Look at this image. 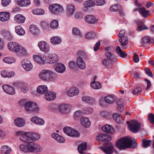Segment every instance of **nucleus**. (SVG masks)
I'll list each match as a JSON object with an SVG mask.
<instances>
[{"mask_svg": "<svg viewBox=\"0 0 154 154\" xmlns=\"http://www.w3.org/2000/svg\"><path fill=\"white\" fill-rule=\"evenodd\" d=\"M26 136L28 141L27 143L28 152H36L41 151L42 150L41 147L38 144L34 143L39 139L38 134H28Z\"/></svg>", "mask_w": 154, "mask_h": 154, "instance_id": "1", "label": "nucleus"}, {"mask_svg": "<svg viewBox=\"0 0 154 154\" xmlns=\"http://www.w3.org/2000/svg\"><path fill=\"white\" fill-rule=\"evenodd\" d=\"M116 146L119 150H122L128 148H135L137 144L135 139L131 137H124L118 140Z\"/></svg>", "mask_w": 154, "mask_h": 154, "instance_id": "2", "label": "nucleus"}, {"mask_svg": "<svg viewBox=\"0 0 154 154\" xmlns=\"http://www.w3.org/2000/svg\"><path fill=\"white\" fill-rule=\"evenodd\" d=\"M57 75L51 70L44 69L40 73L39 76L42 80L46 82L52 81L56 80Z\"/></svg>", "mask_w": 154, "mask_h": 154, "instance_id": "3", "label": "nucleus"}, {"mask_svg": "<svg viewBox=\"0 0 154 154\" xmlns=\"http://www.w3.org/2000/svg\"><path fill=\"white\" fill-rule=\"evenodd\" d=\"M26 111L29 113L36 112L40 110V108L36 103L32 101H27L24 104Z\"/></svg>", "mask_w": 154, "mask_h": 154, "instance_id": "4", "label": "nucleus"}, {"mask_svg": "<svg viewBox=\"0 0 154 154\" xmlns=\"http://www.w3.org/2000/svg\"><path fill=\"white\" fill-rule=\"evenodd\" d=\"M45 59L46 63H54L58 61L59 57L56 53L51 52L46 55Z\"/></svg>", "mask_w": 154, "mask_h": 154, "instance_id": "5", "label": "nucleus"}, {"mask_svg": "<svg viewBox=\"0 0 154 154\" xmlns=\"http://www.w3.org/2000/svg\"><path fill=\"white\" fill-rule=\"evenodd\" d=\"M63 131L65 134L69 137H77L80 136V134L78 131L70 127H65L63 128Z\"/></svg>", "mask_w": 154, "mask_h": 154, "instance_id": "6", "label": "nucleus"}, {"mask_svg": "<svg viewBox=\"0 0 154 154\" xmlns=\"http://www.w3.org/2000/svg\"><path fill=\"white\" fill-rule=\"evenodd\" d=\"M127 123L130 130L133 132H137L140 128V124L136 121H132L131 122L127 121Z\"/></svg>", "mask_w": 154, "mask_h": 154, "instance_id": "7", "label": "nucleus"}, {"mask_svg": "<svg viewBox=\"0 0 154 154\" xmlns=\"http://www.w3.org/2000/svg\"><path fill=\"white\" fill-rule=\"evenodd\" d=\"M50 11L52 13L58 14L63 11V8L60 5L58 4H54L49 6Z\"/></svg>", "mask_w": 154, "mask_h": 154, "instance_id": "8", "label": "nucleus"}, {"mask_svg": "<svg viewBox=\"0 0 154 154\" xmlns=\"http://www.w3.org/2000/svg\"><path fill=\"white\" fill-rule=\"evenodd\" d=\"M7 46L10 51L17 53L19 51L20 45L19 44L16 42L11 41L8 43Z\"/></svg>", "mask_w": 154, "mask_h": 154, "instance_id": "9", "label": "nucleus"}, {"mask_svg": "<svg viewBox=\"0 0 154 154\" xmlns=\"http://www.w3.org/2000/svg\"><path fill=\"white\" fill-rule=\"evenodd\" d=\"M125 33L126 31L122 29L120 31L118 35L120 38L119 41L122 46L126 45L128 42V37L124 36Z\"/></svg>", "mask_w": 154, "mask_h": 154, "instance_id": "10", "label": "nucleus"}, {"mask_svg": "<svg viewBox=\"0 0 154 154\" xmlns=\"http://www.w3.org/2000/svg\"><path fill=\"white\" fill-rule=\"evenodd\" d=\"M38 45L40 49L43 52H48L50 49L49 45L45 41H42L39 42L38 43Z\"/></svg>", "mask_w": 154, "mask_h": 154, "instance_id": "11", "label": "nucleus"}, {"mask_svg": "<svg viewBox=\"0 0 154 154\" xmlns=\"http://www.w3.org/2000/svg\"><path fill=\"white\" fill-rule=\"evenodd\" d=\"M22 67L26 71H31L33 68V65L30 61L28 60H23L21 63Z\"/></svg>", "mask_w": 154, "mask_h": 154, "instance_id": "12", "label": "nucleus"}, {"mask_svg": "<svg viewBox=\"0 0 154 154\" xmlns=\"http://www.w3.org/2000/svg\"><path fill=\"white\" fill-rule=\"evenodd\" d=\"M59 111L62 113H67L69 112L71 109V106L68 104L63 103L60 104L58 107Z\"/></svg>", "mask_w": 154, "mask_h": 154, "instance_id": "13", "label": "nucleus"}, {"mask_svg": "<svg viewBox=\"0 0 154 154\" xmlns=\"http://www.w3.org/2000/svg\"><path fill=\"white\" fill-rule=\"evenodd\" d=\"M54 67L55 70L58 73H62L66 70V67L63 63H56L54 64Z\"/></svg>", "mask_w": 154, "mask_h": 154, "instance_id": "14", "label": "nucleus"}, {"mask_svg": "<svg viewBox=\"0 0 154 154\" xmlns=\"http://www.w3.org/2000/svg\"><path fill=\"white\" fill-rule=\"evenodd\" d=\"M2 87L4 91L8 94L14 95L15 93L14 88L10 85H5Z\"/></svg>", "mask_w": 154, "mask_h": 154, "instance_id": "15", "label": "nucleus"}, {"mask_svg": "<svg viewBox=\"0 0 154 154\" xmlns=\"http://www.w3.org/2000/svg\"><path fill=\"white\" fill-rule=\"evenodd\" d=\"M101 149L107 154H111L114 150L113 145L111 143H109L105 147Z\"/></svg>", "mask_w": 154, "mask_h": 154, "instance_id": "16", "label": "nucleus"}, {"mask_svg": "<svg viewBox=\"0 0 154 154\" xmlns=\"http://www.w3.org/2000/svg\"><path fill=\"white\" fill-rule=\"evenodd\" d=\"M76 62L78 68L82 70L85 69L86 65L83 58L80 56L76 58Z\"/></svg>", "mask_w": 154, "mask_h": 154, "instance_id": "17", "label": "nucleus"}, {"mask_svg": "<svg viewBox=\"0 0 154 154\" xmlns=\"http://www.w3.org/2000/svg\"><path fill=\"white\" fill-rule=\"evenodd\" d=\"M30 121L32 123L40 126L44 125L45 123L44 121L42 119L36 116L31 117L30 119Z\"/></svg>", "mask_w": 154, "mask_h": 154, "instance_id": "18", "label": "nucleus"}, {"mask_svg": "<svg viewBox=\"0 0 154 154\" xmlns=\"http://www.w3.org/2000/svg\"><path fill=\"white\" fill-rule=\"evenodd\" d=\"M79 92V90L77 88L73 87L67 91L66 93L68 96L73 97L78 95Z\"/></svg>", "mask_w": 154, "mask_h": 154, "instance_id": "19", "label": "nucleus"}, {"mask_svg": "<svg viewBox=\"0 0 154 154\" xmlns=\"http://www.w3.org/2000/svg\"><path fill=\"white\" fill-rule=\"evenodd\" d=\"M14 123L16 126L21 127L24 125L25 124V121L24 119L23 118L17 117L14 119Z\"/></svg>", "mask_w": 154, "mask_h": 154, "instance_id": "20", "label": "nucleus"}, {"mask_svg": "<svg viewBox=\"0 0 154 154\" xmlns=\"http://www.w3.org/2000/svg\"><path fill=\"white\" fill-rule=\"evenodd\" d=\"M85 20L88 23L94 24L97 22V20L95 17L92 15H88L85 17Z\"/></svg>", "mask_w": 154, "mask_h": 154, "instance_id": "21", "label": "nucleus"}, {"mask_svg": "<svg viewBox=\"0 0 154 154\" xmlns=\"http://www.w3.org/2000/svg\"><path fill=\"white\" fill-rule=\"evenodd\" d=\"M33 57L35 60L38 63H42L44 62L46 63L45 57L43 55H35L33 56Z\"/></svg>", "mask_w": 154, "mask_h": 154, "instance_id": "22", "label": "nucleus"}, {"mask_svg": "<svg viewBox=\"0 0 154 154\" xmlns=\"http://www.w3.org/2000/svg\"><path fill=\"white\" fill-rule=\"evenodd\" d=\"M80 122L81 124L86 128H88L91 125L90 121L87 117H82L80 119Z\"/></svg>", "mask_w": 154, "mask_h": 154, "instance_id": "23", "label": "nucleus"}, {"mask_svg": "<svg viewBox=\"0 0 154 154\" xmlns=\"http://www.w3.org/2000/svg\"><path fill=\"white\" fill-rule=\"evenodd\" d=\"M10 16L9 12H0V20L3 22L6 21L9 19Z\"/></svg>", "mask_w": 154, "mask_h": 154, "instance_id": "24", "label": "nucleus"}, {"mask_svg": "<svg viewBox=\"0 0 154 154\" xmlns=\"http://www.w3.org/2000/svg\"><path fill=\"white\" fill-rule=\"evenodd\" d=\"M48 88L45 85L39 86L37 88V91L38 93L41 94H44L48 91Z\"/></svg>", "mask_w": 154, "mask_h": 154, "instance_id": "25", "label": "nucleus"}, {"mask_svg": "<svg viewBox=\"0 0 154 154\" xmlns=\"http://www.w3.org/2000/svg\"><path fill=\"white\" fill-rule=\"evenodd\" d=\"M75 8L74 6L72 5H69L67 6L66 12L69 17L72 16L74 13Z\"/></svg>", "mask_w": 154, "mask_h": 154, "instance_id": "26", "label": "nucleus"}, {"mask_svg": "<svg viewBox=\"0 0 154 154\" xmlns=\"http://www.w3.org/2000/svg\"><path fill=\"white\" fill-rule=\"evenodd\" d=\"M45 97L47 100L51 101L53 100L56 97V94L53 91H49L46 93Z\"/></svg>", "mask_w": 154, "mask_h": 154, "instance_id": "27", "label": "nucleus"}, {"mask_svg": "<svg viewBox=\"0 0 154 154\" xmlns=\"http://www.w3.org/2000/svg\"><path fill=\"white\" fill-rule=\"evenodd\" d=\"M14 20L19 23H23L26 20L25 17L23 15L17 14L14 17Z\"/></svg>", "mask_w": 154, "mask_h": 154, "instance_id": "28", "label": "nucleus"}, {"mask_svg": "<svg viewBox=\"0 0 154 154\" xmlns=\"http://www.w3.org/2000/svg\"><path fill=\"white\" fill-rule=\"evenodd\" d=\"M51 136L59 143H63L65 140V139L63 137L56 133H54L52 134Z\"/></svg>", "mask_w": 154, "mask_h": 154, "instance_id": "29", "label": "nucleus"}, {"mask_svg": "<svg viewBox=\"0 0 154 154\" xmlns=\"http://www.w3.org/2000/svg\"><path fill=\"white\" fill-rule=\"evenodd\" d=\"M110 137L106 135L100 134L96 137V139L97 140L101 141H106L109 140Z\"/></svg>", "mask_w": 154, "mask_h": 154, "instance_id": "30", "label": "nucleus"}, {"mask_svg": "<svg viewBox=\"0 0 154 154\" xmlns=\"http://www.w3.org/2000/svg\"><path fill=\"white\" fill-rule=\"evenodd\" d=\"M139 13L143 17L146 18L148 15H150L149 11L146 10V9L144 8H140L139 9Z\"/></svg>", "mask_w": 154, "mask_h": 154, "instance_id": "31", "label": "nucleus"}, {"mask_svg": "<svg viewBox=\"0 0 154 154\" xmlns=\"http://www.w3.org/2000/svg\"><path fill=\"white\" fill-rule=\"evenodd\" d=\"M15 31L16 33L20 36H23L25 33V30L20 26H17L15 27Z\"/></svg>", "mask_w": 154, "mask_h": 154, "instance_id": "32", "label": "nucleus"}, {"mask_svg": "<svg viewBox=\"0 0 154 154\" xmlns=\"http://www.w3.org/2000/svg\"><path fill=\"white\" fill-rule=\"evenodd\" d=\"M61 42V39L59 37L53 36L50 39V42L54 45H57L60 44Z\"/></svg>", "mask_w": 154, "mask_h": 154, "instance_id": "33", "label": "nucleus"}, {"mask_svg": "<svg viewBox=\"0 0 154 154\" xmlns=\"http://www.w3.org/2000/svg\"><path fill=\"white\" fill-rule=\"evenodd\" d=\"M102 129L103 131L109 133H111L113 131L112 127L110 125L108 124L103 126L102 128Z\"/></svg>", "mask_w": 154, "mask_h": 154, "instance_id": "34", "label": "nucleus"}, {"mask_svg": "<svg viewBox=\"0 0 154 154\" xmlns=\"http://www.w3.org/2000/svg\"><path fill=\"white\" fill-rule=\"evenodd\" d=\"M87 146L86 143H81L78 147V151L79 153L83 154L86 149Z\"/></svg>", "mask_w": 154, "mask_h": 154, "instance_id": "35", "label": "nucleus"}, {"mask_svg": "<svg viewBox=\"0 0 154 154\" xmlns=\"http://www.w3.org/2000/svg\"><path fill=\"white\" fill-rule=\"evenodd\" d=\"M30 32L33 35H36L39 34V31L34 25H31L30 28Z\"/></svg>", "mask_w": 154, "mask_h": 154, "instance_id": "36", "label": "nucleus"}, {"mask_svg": "<svg viewBox=\"0 0 154 154\" xmlns=\"http://www.w3.org/2000/svg\"><path fill=\"white\" fill-rule=\"evenodd\" d=\"M116 51L117 54L120 57L124 58L127 56L125 52L122 51L119 46H117L116 48Z\"/></svg>", "mask_w": 154, "mask_h": 154, "instance_id": "37", "label": "nucleus"}, {"mask_svg": "<svg viewBox=\"0 0 154 154\" xmlns=\"http://www.w3.org/2000/svg\"><path fill=\"white\" fill-rule=\"evenodd\" d=\"M11 152V148L7 146H3L2 148V154H10Z\"/></svg>", "mask_w": 154, "mask_h": 154, "instance_id": "38", "label": "nucleus"}, {"mask_svg": "<svg viewBox=\"0 0 154 154\" xmlns=\"http://www.w3.org/2000/svg\"><path fill=\"white\" fill-rule=\"evenodd\" d=\"M30 4V2L29 0H23L18 2V5L20 7L27 6Z\"/></svg>", "mask_w": 154, "mask_h": 154, "instance_id": "39", "label": "nucleus"}, {"mask_svg": "<svg viewBox=\"0 0 154 154\" xmlns=\"http://www.w3.org/2000/svg\"><path fill=\"white\" fill-rule=\"evenodd\" d=\"M3 61L6 63L11 64L14 63L16 61V60L13 57H8L4 58Z\"/></svg>", "mask_w": 154, "mask_h": 154, "instance_id": "40", "label": "nucleus"}, {"mask_svg": "<svg viewBox=\"0 0 154 154\" xmlns=\"http://www.w3.org/2000/svg\"><path fill=\"white\" fill-rule=\"evenodd\" d=\"M115 100L114 97L112 95H108L105 97V101L106 103L109 104L113 103Z\"/></svg>", "mask_w": 154, "mask_h": 154, "instance_id": "41", "label": "nucleus"}, {"mask_svg": "<svg viewBox=\"0 0 154 154\" xmlns=\"http://www.w3.org/2000/svg\"><path fill=\"white\" fill-rule=\"evenodd\" d=\"M91 86L93 89H99L101 87L100 83L98 82H92L91 83Z\"/></svg>", "mask_w": 154, "mask_h": 154, "instance_id": "42", "label": "nucleus"}, {"mask_svg": "<svg viewBox=\"0 0 154 154\" xmlns=\"http://www.w3.org/2000/svg\"><path fill=\"white\" fill-rule=\"evenodd\" d=\"M138 27L137 29L138 31H141L144 29H148V28L143 25L141 22L139 21L137 23Z\"/></svg>", "mask_w": 154, "mask_h": 154, "instance_id": "43", "label": "nucleus"}, {"mask_svg": "<svg viewBox=\"0 0 154 154\" xmlns=\"http://www.w3.org/2000/svg\"><path fill=\"white\" fill-rule=\"evenodd\" d=\"M28 134H36V133H33L32 132H27L25 133L24 135L23 136H22L20 137V139L21 141L23 142L28 143V141L27 140V137L26 136V135Z\"/></svg>", "mask_w": 154, "mask_h": 154, "instance_id": "44", "label": "nucleus"}, {"mask_svg": "<svg viewBox=\"0 0 154 154\" xmlns=\"http://www.w3.org/2000/svg\"><path fill=\"white\" fill-rule=\"evenodd\" d=\"M59 26L58 22L57 20H54L50 23V26L52 29H57Z\"/></svg>", "mask_w": 154, "mask_h": 154, "instance_id": "45", "label": "nucleus"}, {"mask_svg": "<svg viewBox=\"0 0 154 154\" xmlns=\"http://www.w3.org/2000/svg\"><path fill=\"white\" fill-rule=\"evenodd\" d=\"M83 111L84 114H90L93 113L94 110L91 107H89L84 108Z\"/></svg>", "mask_w": 154, "mask_h": 154, "instance_id": "46", "label": "nucleus"}, {"mask_svg": "<svg viewBox=\"0 0 154 154\" xmlns=\"http://www.w3.org/2000/svg\"><path fill=\"white\" fill-rule=\"evenodd\" d=\"M94 3L92 0H89L85 2L84 4L85 7L88 8L94 6Z\"/></svg>", "mask_w": 154, "mask_h": 154, "instance_id": "47", "label": "nucleus"}, {"mask_svg": "<svg viewBox=\"0 0 154 154\" xmlns=\"http://www.w3.org/2000/svg\"><path fill=\"white\" fill-rule=\"evenodd\" d=\"M150 38L148 36H146L144 37L142 39V44L143 45H144L149 43L150 42Z\"/></svg>", "mask_w": 154, "mask_h": 154, "instance_id": "48", "label": "nucleus"}, {"mask_svg": "<svg viewBox=\"0 0 154 154\" xmlns=\"http://www.w3.org/2000/svg\"><path fill=\"white\" fill-rule=\"evenodd\" d=\"M120 8H121V6L116 4L111 6L110 8V10L111 11H116L119 10Z\"/></svg>", "mask_w": 154, "mask_h": 154, "instance_id": "49", "label": "nucleus"}, {"mask_svg": "<svg viewBox=\"0 0 154 154\" xmlns=\"http://www.w3.org/2000/svg\"><path fill=\"white\" fill-rule=\"evenodd\" d=\"M21 86L20 87L21 92L24 93H27L29 91V89L27 87L21 83Z\"/></svg>", "mask_w": 154, "mask_h": 154, "instance_id": "50", "label": "nucleus"}, {"mask_svg": "<svg viewBox=\"0 0 154 154\" xmlns=\"http://www.w3.org/2000/svg\"><path fill=\"white\" fill-rule=\"evenodd\" d=\"M72 33L74 35H80L81 33L79 29L75 27L73 28Z\"/></svg>", "mask_w": 154, "mask_h": 154, "instance_id": "51", "label": "nucleus"}, {"mask_svg": "<svg viewBox=\"0 0 154 154\" xmlns=\"http://www.w3.org/2000/svg\"><path fill=\"white\" fill-rule=\"evenodd\" d=\"M3 34L4 36L7 39H10L12 38L11 34L8 31H5Z\"/></svg>", "mask_w": 154, "mask_h": 154, "instance_id": "52", "label": "nucleus"}, {"mask_svg": "<svg viewBox=\"0 0 154 154\" xmlns=\"http://www.w3.org/2000/svg\"><path fill=\"white\" fill-rule=\"evenodd\" d=\"M19 147L21 151L25 152H28L27 144L26 145L24 144L20 145Z\"/></svg>", "mask_w": 154, "mask_h": 154, "instance_id": "53", "label": "nucleus"}, {"mask_svg": "<svg viewBox=\"0 0 154 154\" xmlns=\"http://www.w3.org/2000/svg\"><path fill=\"white\" fill-rule=\"evenodd\" d=\"M151 143V140H144L143 141V146L144 147H146L149 146L150 145Z\"/></svg>", "mask_w": 154, "mask_h": 154, "instance_id": "54", "label": "nucleus"}, {"mask_svg": "<svg viewBox=\"0 0 154 154\" xmlns=\"http://www.w3.org/2000/svg\"><path fill=\"white\" fill-rule=\"evenodd\" d=\"M95 35V34L94 33L89 32L85 34V37L86 39L90 40L93 38Z\"/></svg>", "mask_w": 154, "mask_h": 154, "instance_id": "55", "label": "nucleus"}, {"mask_svg": "<svg viewBox=\"0 0 154 154\" xmlns=\"http://www.w3.org/2000/svg\"><path fill=\"white\" fill-rule=\"evenodd\" d=\"M94 5L96 4L97 5H102L104 4L105 1L104 0H94Z\"/></svg>", "mask_w": 154, "mask_h": 154, "instance_id": "56", "label": "nucleus"}, {"mask_svg": "<svg viewBox=\"0 0 154 154\" xmlns=\"http://www.w3.org/2000/svg\"><path fill=\"white\" fill-rule=\"evenodd\" d=\"M148 119L149 122L152 124H154V115L150 113L148 115Z\"/></svg>", "mask_w": 154, "mask_h": 154, "instance_id": "57", "label": "nucleus"}, {"mask_svg": "<svg viewBox=\"0 0 154 154\" xmlns=\"http://www.w3.org/2000/svg\"><path fill=\"white\" fill-rule=\"evenodd\" d=\"M113 117L114 119L117 122H119L121 116L117 113H114L113 115Z\"/></svg>", "mask_w": 154, "mask_h": 154, "instance_id": "58", "label": "nucleus"}, {"mask_svg": "<svg viewBox=\"0 0 154 154\" xmlns=\"http://www.w3.org/2000/svg\"><path fill=\"white\" fill-rule=\"evenodd\" d=\"M82 111L80 110H78L76 111L74 113V116L76 118H78L81 116L83 115Z\"/></svg>", "mask_w": 154, "mask_h": 154, "instance_id": "59", "label": "nucleus"}, {"mask_svg": "<svg viewBox=\"0 0 154 154\" xmlns=\"http://www.w3.org/2000/svg\"><path fill=\"white\" fill-rule=\"evenodd\" d=\"M11 2V0H2V4L3 6L5 7L8 6Z\"/></svg>", "mask_w": 154, "mask_h": 154, "instance_id": "60", "label": "nucleus"}, {"mask_svg": "<svg viewBox=\"0 0 154 154\" xmlns=\"http://www.w3.org/2000/svg\"><path fill=\"white\" fill-rule=\"evenodd\" d=\"M100 116H101L104 117H107L109 116V113L106 111H102L101 112Z\"/></svg>", "mask_w": 154, "mask_h": 154, "instance_id": "61", "label": "nucleus"}, {"mask_svg": "<svg viewBox=\"0 0 154 154\" xmlns=\"http://www.w3.org/2000/svg\"><path fill=\"white\" fill-rule=\"evenodd\" d=\"M76 64L74 61H71L69 63V68L72 69H74L76 67Z\"/></svg>", "mask_w": 154, "mask_h": 154, "instance_id": "62", "label": "nucleus"}, {"mask_svg": "<svg viewBox=\"0 0 154 154\" xmlns=\"http://www.w3.org/2000/svg\"><path fill=\"white\" fill-rule=\"evenodd\" d=\"M141 91V88L139 87H137L134 89L133 94H136L140 92Z\"/></svg>", "mask_w": 154, "mask_h": 154, "instance_id": "63", "label": "nucleus"}, {"mask_svg": "<svg viewBox=\"0 0 154 154\" xmlns=\"http://www.w3.org/2000/svg\"><path fill=\"white\" fill-rule=\"evenodd\" d=\"M20 49L19 52H20L21 54L23 55H25L26 54V50L24 48L20 46Z\"/></svg>", "mask_w": 154, "mask_h": 154, "instance_id": "64", "label": "nucleus"}]
</instances>
